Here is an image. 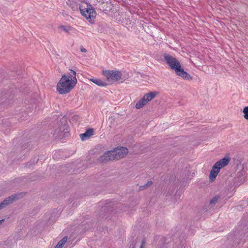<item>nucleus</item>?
Masks as SVG:
<instances>
[{
    "label": "nucleus",
    "mask_w": 248,
    "mask_h": 248,
    "mask_svg": "<svg viewBox=\"0 0 248 248\" xmlns=\"http://www.w3.org/2000/svg\"><path fill=\"white\" fill-rule=\"evenodd\" d=\"M163 57L166 63L171 69L174 70L177 76L181 77L185 79H192L190 75L184 71V69L181 67L180 62L176 58L168 54H165Z\"/></svg>",
    "instance_id": "f257e3e1"
},
{
    "label": "nucleus",
    "mask_w": 248,
    "mask_h": 248,
    "mask_svg": "<svg viewBox=\"0 0 248 248\" xmlns=\"http://www.w3.org/2000/svg\"><path fill=\"white\" fill-rule=\"evenodd\" d=\"M72 82L63 74L57 85V91L61 94L69 93L75 86V81Z\"/></svg>",
    "instance_id": "f03ea898"
},
{
    "label": "nucleus",
    "mask_w": 248,
    "mask_h": 248,
    "mask_svg": "<svg viewBox=\"0 0 248 248\" xmlns=\"http://www.w3.org/2000/svg\"><path fill=\"white\" fill-rule=\"evenodd\" d=\"M59 129L55 130L54 136L56 138L62 139L68 135V125L66 122V119L62 118L60 121Z\"/></svg>",
    "instance_id": "7ed1b4c3"
},
{
    "label": "nucleus",
    "mask_w": 248,
    "mask_h": 248,
    "mask_svg": "<svg viewBox=\"0 0 248 248\" xmlns=\"http://www.w3.org/2000/svg\"><path fill=\"white\" fill-rule=\"evenodd\" d=\"M13 92V89L12 88H10V89L5 88L2 90L0 95V103L6 105L10 100L13 99L14 97V93Z\"/></svg>",
    "instance_id": "20e7f679"
},
{
    "label": "nucleus",
    "mask_w": 248,
    "mask_h": 248,
    "mask_svg": "<svg viewBox=\"0 0 248 248\" xmlns=\"http://www.w3.org/2000/svg\"><path fill=\"white\" fill-rule=\"evenodd\" d=\"M24 194V193H16L5 198L0 203V210L5 208L14 202L22 198Z\"/></svg>",
    "instance_id": "39448f33"
},
{
    "label": "nucleus",
    "mask_w": 248,
    "mask_h": 248,
    "mask_svg": "<svg viewBox=\"0 0 248 248\" xmlns=\"http://www.w3.org/2000/svg\"><path fill=\"white\" fill-rule=\"evenodd\" d=\"M103 74L108 80H111L114 81L121 79L122 74L118 70H105L103 71Z\"/></svg>",
    "instance_id": "423d86ee"
},
{
    "label": "nucleus",
    "mask_w": 248,
    "mask_h": 248,
    "mask_svg": "<svg viewBox=\"0 0 248 248\" xmlns=\"http://www.w3.org/2000/svg\"><path fill=\"white\" fill-rule=\"evenodd\" d=\"M79 9L82 16L86 17L87 19L91 20L96 16V13L91 4H87V7L84 9H81L80 6Z\"/></svg>",
    "instance_id": "0eeeda50"
},
{
    "label": "nucleus",
    "mask_w": 248,
    "mask_h": 248,
    "mask_svg": "<svg viewBox=\"0 0 248 248\" xmlns=\"http://www.w3.org/2000/svg\"><path fill=\"white\" fill-rule=\"evenodd\" d=\"M128 149L126 147H118L111 151L114 160H118L124 157L128 153Z\"/></svg>",
    "instance_id": "6e6552de"
},
{
    "label": "nucleus",
    "mask_w": 248,
    "mask_h": 248,
    "mask_svg": "<svg viewBox=\"0 0 248 248\" xmlns=\"http://www.w3.org/2000/svg\"><path fill=\"white\" fill-rule=\"evenodd\" d=\"M246 178V172L243 169L237 173L236 177L234 178L233 184L235 186H238L243 184Z\"/></svg>",
    "instance_id": "1a4fd4ad"
},
{
    "label": "nucleus",
    "mask_w": 248,
    "mask_h": 248,
    "mask_svg": "<svg viewBox=\"0 0 248 248\" xmlns=\"http://www.w3.org/2000/svg\"><path fill=\"white\" fill-rule=\"evenodd\" d=\"M230 160V158L228 156H225L214 164V169L219 168L220 170L223 167L227 166L229 164Z\"/></svg>",
    "instance_id": "9d476101"
},
{
    "label": "nucleus",
    "mask_w": 248,
    "mask_h": 248,
    "mask_svg": "<svg viewBox=\"0 0 248 248\" xmlns=\"http://www.w3.org/2000/svg\"><path fill=\"white\" fill-rule=\"evenodd\" d=\"M113 160H114V157H113L111 151L105 153L98 158V161L102 163Z\"/></svg>",
    "instance_id": "9b49d317"
},
{
    "label": "nucleus",
    "mask_w": 248,
    "mask_h": 248,
    "mask_svg": "<svg viewBox=\"0 0 248 248\" xmlns=\"http://www.w3.org/2000/svg\"><path fill=\"white\" fill-rule=\"evenodd\" d=\"M93 134V129L90 128L87 129L85 133L80 135V137L82 140H85L89 138Z\"/></svg>",
    "instance_id": "f8f14e48"
},
{
    "label": "nucleus",
    "mask_w": 248,
    "mask_h": 248,
    "mask_svg": "<svg viewBox=\"0 0 248 248\" xmlns=\"http://www.w3.org/2000/svg\"><path fill=\"white\" fill-rule=\"evenodd\" d=\"M220 169L219 168L214 169V165L213 166L209 174V179L210 181H213L216 178L217 174L219 172Z\"/></svg>",
    "instance_id": "ddd939ff"
},
{
    "label": "nucleus",
    "mask_w": 248,
    "mask_h": 248,
    "mask_svg": "<svg viewBox=\"0 0 248 248\" xmlns=\"http://www.w3.org/2000/svg\"><path fill=\"white\" fill-rule=\"evenodd\" d=\"M158 93L157 92H151L145 94L143 97L145 98L146 101H147V103L154 98Z\"/></svg>",
    "instance_id": "4468645a"
},
{
    "label": "nucleus",
    "mask_w": 248,
    "mask_h": 248,
    "mask_svg": "<svg viewBox=\"0 0 248 248\" xmlns=\"http://www.w3.org/2000/svg\"><path fill=\"white\" fill-rule=\"evenodd\" d=\"M89 80L100 87H104L107 85V83L106 82L98 78H92L89 79Z\"/></svg>",
    "instance_id": "2eb2a0df"
},
{
    "label": "nucleus",
    "mask_w": 248,
    "mask_h": 248,
    "mask_svg": "<svg viewBox=\"0 0 248 248\" xmlns=\"http://www.w3.org/2000/svg\"><path fill=\"white\" fill-rule=\"evenodd\" d=\"M76 72L72 69H69V72L68 73V75L67 76V77L70 79L72 82L75 81V84L76 85L77 83V79L76 77Z\"/></svg>",
    "instance_id": "dca6fc26"
},
{
    "label": "nucleus",
    "mask_w": 248,
    "mask_h": 248,
    "mask_svg": "<svg viewBox=\"0 0 248 248\" xmlns=\"http://www.w3.org/2000/svg\"><path fill=\"white\" fill-rule=\"evenodd\" d=\"M145 98L143 97L136 103L135 107L137 109H140L147 104Z\"/></svg>",
    "instance_id": "f3484780"
},
{
    "label": "nucleus",
    "mask_w": 248,
    "mask_h": 248,
    "mask_svg": "<svg viewBox=\"0 0 248 248\" xmlns=\"http://www.w3.org/2000/svg\"><path fill=\"white\" fill-rule=\"evenodd\" d=\"M67 240V236H64L55 248H62Z\"/></svg>",
    "instance_id": "a211bd4d"
},
{
    "label": "nucleus",
    "mask_w": 248,
    "mask_h": 248,
    "mask_svg": "<svg viewBox=\"0 0 248 248\" xmlns=\"http://www.w3.org/2000/svg\"><path fill=\"white\" fill-rule=\"evenodd\" d=\"M153 184V182L152 181H149L147 182L145 184L142 186H140V189L143 190L147 187H149L151 185Z\"/></svg>",
    "instance_id": "6ab92c4d"
},
{
    "label": "nucleus",
    "mask_w": 248,
    "mask_h": 248,
    "mask_svg": "<svg viewBox=\"0 0 248 248\" xmlns=\"http://www.w3.org/2000/svg\"><path fill=\"white\" fill-rule=\"evenodd\" d=\"M59 28L60 29L66 32H68L71 28L70 26H65L63 25L60 26Z\"/></svg>",
    "instance_id": "aec40b11"
},
{
    "label": "nucleus",
    "mask_w": 248,
    "mask_h": 248,
    "mask_svg": "<svg viewBox=\"0 0 248 248\" xmlns=\"http://www.w3.org/2000/svg\"><path fill=\"white\" fill-rule=\"evenodd\" d=\"M243 112L244 114V118L245 119L248 120V106L245 107L244 108Z\"/></svg>",
    "instance_id": "412c9836"
},
{
    "label": "nucleus",
    "mask_w": 248,
    "mask_h": 248,
    "mask_svg": "<svg viewBox=\"0 0 248 248\" xmlns=\"http://www.w3.org/2000/svg\"><path fill=\"white\" fill-rule=\"evenodd\" d=\"M219 198V197L217 196H215L214 198H213L210 201V204H215L218 201V199Z\"/></svg>",
    "instance_id": "4be33fe9"
},
{
    "label": "nucleus",
    "mask_w": 248,
    "mask_h": 248,
    "mask_svg": "<svg viewBox=\"0 0 248 248\" xmlns=\"http://www.w3.org/2000/svg\"><path fill=\"white\" fill-rule=\"evenodd\" d=\"M145 245V240H142L141 241V245L140 246V248H145L144 246Z\"/></svg>",
    "instance_id": "5701e85b"
},
{
    "label": "nucleus",
    "mask_w": 248,
    "mask_h": 248,
    "mask_svg": "<svg viewBox=\"0 0 248 248\" xmlns=\"http://www.w3.org/2000/svg\"><path fill=\"white\" fill-rule=\"evenodd\" d=\"M69 7H71L73 10H77L78 9V7L77 5L72 6L70 5H69Z\"/></svg>",
    "instance_id": "b1692460"
},
{
    "label": "nucleus",
    "mask_w": 248,
    "mask_h": 248,
    "mask_svg": "<svg viewBox=\"0 0 248 248\" xmlns=\"http://www.w3.org/2000/svg\"><path fill=\"white\" fill-rule=\"evenodd\" d=\"M80 51L82 52H87V49L85 48H84L83 46H81L80 47Z\"/></svg>",
    "instance_id": "393cba45"
},
{
    "label": "nucleus",
    "mask_w": 248,
    "mask_h": 248,
    "mask_svg": "<svg viewBox=\"0 0 248 248\" xmlns=\"http://www.w3.org/2000/svg\"><path fill=\"white\" fill-rule=\"evenodd\" d=\"M38 160V159H36V158H34L33 162H35V163H37Z\"/></svg>",
    "instance_id": "a878e982"
},
{
    "label": "nucleus",
    "mask_w": 248,
    "mask_h": 248,
    "mask_svg": "<svg viewBox=\"0 0 248 248\" xmlns=\"http://www.w3.org/2000/svg\"><path fill=\"white\" fill-rule=\"evenodd\" d=\"M3 221H4V219L0 220V225L3 222Z\"/></svg>",
    "instance_id": "bb28decb"
},
{
    "label": "nucleus",
    "mask_w": 248,
    "mask_h": 248,
    "mask_svg": "<svg viewBox=\"0 0 248 248\" xmlns=\"http://www.w3.org/2000/svg\"><path fill=\"white\" fill-rule=\"evenodd\" d=\"M27 165H28V166H30L31 165V164H27Z\"/></svg>",
    "instance_id": "cd10ccee"
},
{
    "label": "nucleus",
    "mask_w": 248,
    "mask_h": 248,
    "mask_svg": "<svg viewBox=\"0 0 248 248\" xmlns=\"http://www.w3.org/2000/svg\"><path fill=\"white\" fill-rule=\"evenodd\" d=\"M74 117H75V118H77V117H78V116H74Z\"/></svg>",
    "instance_id": "c85d7f7f"
}]
</instances>
